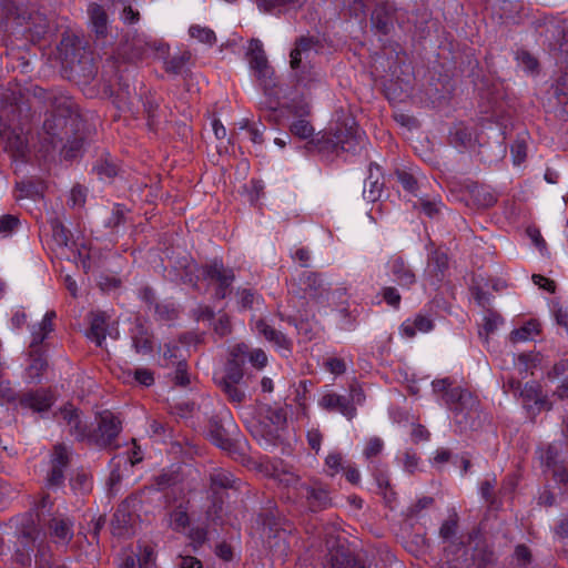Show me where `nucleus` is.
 Wrapping results in <instances>:
<instances>
[{
	"label": "nucleus",
	"mask_w": 568,
	"mask_h": 568,
	"mask_svg": "<svg viewBox=\"0 0 568 568\" xmlns=\"http://www.w3.org/2000/svg\"><path fill=\"white\" fill-rule=\"evenodd\" d=\"M10 526L14 528V560L21 566H30L32 554L38 568H51L49 564V547L45 545V534L40 527L38 514L24 513L10 519Z\"/></svg>",
	"instance_id": "obj_1"
},
{
	"label": "nucleus",
	"mask_w": 568,
	"mask_h": 568,
	"mask_svg": "<svg viewBox=\"0 0 568 568\" xmlns=\"http://www.w3.org/2000/svg\"><path fill=\"white\" fill-rule=\"evenodd\" d=\"M49 101L52 113L44 120L42 134V140L47 143V152L50 148L55 149L62 143L79 120L75 103L70 97L52 95Z\"/></svg>",
	"instance_id": "obj_2"
},
{
	"label": "nucleus",
	"mask_w": 568,
	"mask_h": 568,
	"mask_svg": "<svg viewBox=\"0 0 568 568\" xmlns=\"http://www.w3.org/2000/svg\"><path fill=\"white\" fill-rule=\"evenodd\" d=\"M449 378L435 379L432 383L433 392L442 396L443 400L454 410L459 424L467 425L478 412L477 399L460 387H452Z\"/></svg>",
	"instance_id": "obj_3"
},
{
	"label": "nucleus",
	"mask_w": 568,
	"mask_h": 568,
	"mask_svg": "<svg viewBox=\"0 0 568 568\" xmlns=\"http://www.w3.org/2000/svg\"><path fill=\"white\" fill-rule=\"evenodd\" d=\"M291 291L301 298L311 300L318 305H331V300L346 294L345 288L329 291L320 274L304 271L296 283L292 284Z\"/></svg>",
	"instance_id": "obj_4"
},
{
	"label": "nucleus",
	"mask_w": 568,
	"mask_h": 568,
	"mask_svg": "<svg viewBox=\"0 0 568 568\" xmlns=\"http://www.w3.org/2000/svg\"><path fill=\"white\" fill-rule=\"evenodd\" d=\"M385 448L384 440L378 436H372L365 439L362 455L367 463V468L374 476L379 488L389 485L387 467L379 460V456Z\"/></svg>",
	"instance_id": "obj_5"
},
{
	"label": "nucleus",
	"mask_w": 568,
	"mask_h": 568,
	"mask_svg": "<svg viewBox=\"0 0 568 568\" xmlns=\"http://www.w3.org/2000/svg\"><path fill=\"white\" fill-rule=\"evenodd\" d=\"M210 489L214 495H242L248 497L251 495L250 486L233 473L226 469H214L210 474Z\"/></svg>",
	"instance_id": "obj_6"
},
{
	"label": "nucleus",
	"mask_w": 568,
	"mask_h": 568,
	"mask_svg": "<svg viewBox=\"0 0 568 568\" xmlns=\"http://www.w3.org/2000/svg\"><path fill=\"white\" fill-rule=\"evenodd\" d=\"M70 453L64 445L54 446L50 459V469L44 478L47 496L58 494L64 483V469L69 466Z\"/></svg>",
	"instance_id": "obj_7"
},
{
	"label": "nucleus",
	"mask_w": 568,
	"mask_h": 568,
	"mask_svg": "<svg viewBox=\"0 0 568 568\" xmlns=\"http://www.w3.org/2000/svg\"><path fill=\"white\" fill-rule=\"evenodd\" d=\"M13 118H10L7 108L0 113V135L4 143V150L11 154L14 160H23L28 153V142L26 136L11 128Z\"/></svg>",
	"instance_id": "obj_8"
},
{
	"label": "nucleus",
	"mask_w": 568,
	"mask_h": 568,
	"mask_svg": "<svg viewBox=\"0 0 568 568\" xmlns=\"http://www.w3.org/2000/svg\"><path fill=\"white\" fill-rule=\"evenodd\" d=\"M121 432V422L111 412L105 410L100 414L97 429L90 433V443L99 447L112 445Z\"/></svg>",
	"instance_id": "obj_9"
},
{
	"label": "nucleus",
	"mask_w": 568,
	"mask_h": 568,
	"mask_svg": "<svg viewBox=\"0 0 568 568\" xmlns=\"http://www.w3.org/2000/svg\"><path fill=\"white\" fill-rule=\"evenodd\" d=\"M386 275L402 290H410L417 282V276L405 258L398 254L388 257L385 264Z\"/></svg>",
	"instance_id": "obj_10"
},
{
	"label": "nucleus",
	"mask_w": 568,
	"mask_h": 568,
	"mask_svg": "<svg viewBox=\"0 0 568 568\" xmlns=\"http://www.w3.org/2000/svg\"><path fill=\"white\" fill-rule=\"evenodd\" d=\"M257 523L262 525L261 536L270 548H278L281 555H286L285 529L280 527V519L273 514L260 515Z\"/></svg>",
	"instance_id": "obj_11"
},
{
	"label": "nucleus",
	"mask_w": 568,
	"mask_h": 568,
	"mask_svg": "<svg viewBox=\"0 0 568 568\" xmlns=\"http://www.w3.org/2000/svg\"><path fill=\"white\" fill-rule=\"evenodd\" d=\"M365 142V133L353 125L337 129L332 139L335 150L353 154L361 151Z\"/></svg>",
	"instance_id": "obj_12"
},
{
	"label": "nucleus",
	"mask_w": 568,
	"mask_h": 568,
	"mask_svg": "<svg viewBox=\"0 0 568 568\" xmlns=\"http://www.w3.org/2000/svg\"><path fill=\"white\" fill-rule=\"evenodd\" d=\"M248 354V345L244 343L236 344L230 352V358L225 365L223 374L215 377V381L229 383H240L243 378V365Z\"/></svg>",
	"instance_id": "obj_13"
},
{
	"label": "nucleus",
	"mask_w": 568,
	"mask_h": 568,
	"mask_svg": "<svg viewBox=\"0 0 568 568\" xmlns=\"http://www.w3.org/2000/svg\"><path fill=\"white\" fill-rule=\"evenodd\" d=\"M60 417L71 436L77 440H88L90 443V427L78 408L72 405L64 406L60 410Z\"/></svg>",
	"instance_id": "obj_14"
},
{
	"label": "nucleus",
	"mask_w": 568,
	"mask_h": 568,
	"mask_svg": "<svg viewBox=\"0 0 568 568\" xmlns=\"http://www.w3.org/2000/svg\"><path fill=\"white\" fill-rule=\"evenodd\" d=\"M202 275L205 280L215 282L219 284L215 296L217 298H224L227 293V288L232 285L235 275L231 268L224 267L221 262L214 261L210 265H206L202 270Z\"/></svg>",
	"instance_id": "obj_15"
},
{
	"label": "nucleus",
	"mask_w": 568,
	"mask_h": 568,
	"mask_svg": "<svg viewBox=\"0 0 568 568\" xmlns=\"http://www.w3.org/2000/svg\"><path fill=\"white\" fill-rule=\"evenodd\" d=\"M183 481L182 467L172 465L155 475L148 489L150 493H169Z\"/></svg>",
	"instance_id": "obj_16"
},
{
	"label": "nucleus",
	"mask_w": 568,
	"mask_h": 568,
	"mask_svg": "<svg viewBox=\"0 0 568 568\" xmlns=\"http://www.w3.org/2000/svg\"><path fill=\"white\" fill-rule=\"evenodd\" d=\"M158 50L155 42L150 41L143 33L128 36L123 43V52L130 60L144 59Z\"/></svg>",
	"instance_id": "obj_17"
},
{
	"label": "nucleus",
	"mask_w": 568,
	"mask_h": 568,
	"mask_svg": "<svg viewBox=\"0 0 568 568\" xmlns=\"http://www.w3.org/2000/svg\"><path fill=\"white\" fill-rule=\"evenodd\" d=\"M237 430L233 418L231 416L224 417L223 423L219 424L213 422L210 428V439L219 448L223 450H231L233 447L232 436Z\"/></svg>",
	"instance_id": "obj_18"
},
{
	"label": "nucleus",
	"mask_w": 568,
	"mask_h": 568,
	"mask_svg": "<svg viewBox=\"0 0 568 568\" xmlns=\"http://www.w3.org/2000/svg\"><path fill=\"white\" fill-rule=\"evenodd\" d=\"M320 406L329 412H337L349 420L356 416V407L351 403L349 397L336 393L323 395Z\"/></svg>",
	"instance_id": "obj_19"
},
{
	"label": "nucleus",
	"mask_w": 568,
	"mask_h": 568,
	"mask_svg": "<svg viewBox=\"0 0 568 568\" xmlns=\"http://www.w3.org/2000/svg\"><path fill=\"white\" fill-rule=\"evenodd\" d=\"M318 41L313 37H301L297 39L295 48L291 51V68L297 70L301 68L303 59L310 60L317 52Z\"/></svg>",
	"instance_id": "obj_20"
},
{
	"label": "nucleus",
	"mask_w": 568,
	"mask_h": 568,
	"mask_svg": "<svg viewBox=\"0 0 568 568\" xmlns=\"http://www.w3.org/2000/svg\"><path fill=\"white\" fill-rule=\"evenodd\" d=\"M383 175L381 168L372 163L368 168V176L364 181L363 196L369 202L377 201L383 191Z\"/></svg>",
	"instance_id": "obj_21"
},
{
	"label": "nucleus",
	"mask_w": 568,
	"mask_h": 568,
	"mask_svg": "<svg viewBox=\"0 0 568 568\" xmlns=\"http://www.w3.org/2000/svg\"><path fill=\"white\" fill-rule=\"evenodd\" d=\"M109 316L104 312H95L90 314V329L87 334L88 338L101 347L105 339L108 331Z\"/></svg>",
	"instance_id": "obj_22"
},
{
	"label": "nucleus",
	"mask_w": 568,
	"mask_h": 568,
	"mask_svg": "<svg viewBox=\"0 0 568 568\" xmlns=\"http://www.w3.org/2000/svg\"><path fill=\"white\" fill-rule=\"evenodd\" d=\"M21 406L41 413L48 410L53 404V397L49 390L40 389L30 392L20 399Z\"/></svg>",
	"instance_id": "obj_23"
},
{
	"label": "nucleus",
	"mask_w": 568,
	"mask_h": 568,
	"mask_svg": "<svg viewBox=\"0 0 568 568\" xmlns=\"http://www.w3.org/2000/svg\"><path fill=\"white\" fill-rule=\"evenodd\" d=\"M49 530L54 542L67 545L73 537V523L69 518L54 517L49 524Z\"/></svg>",
	"instance_id": "obj_24"
},
{
	"label": "nucleus",
	"mask_w": 568,
	"mask_h": 568,
	"mask_svg": "<svg viewBox=\"0 0 568 568\" xmlns=\"http://www.w3.org/2000/svg\"><path fill=\"white\" fill-rule=\"evenodd\" d=\"M255 329L260 335H262L268 342L273 343L280 349L290 351V339L282 332L271 327L265 321H256Z\"/></svg>",
	"instance_id": "obj_25"
},
{
	"label": "nucleus",
	"mask_w": 568,
	"mask_h": 568,
	"mask_svg": "<svg viewBox=\"0 0 568 568\" xmlns=\"http://www.w3.org/2000/svg\"><path fill=\"white\" fill-rule=\"evenodd\" d=\"M132 346L139 354H149L153 349L152 337L142 323H135L131 329Z\"/></svg>",
	"instance_id": "obj_26"
},
{
	"label": "nucleus",
	"mask_w": 568,
	"mask_h": 568,
	"mask_svg": "<svg viewBox=\"0 0 568 568\" xmlns=\"http://www.w3.org/2000/svg\"><path fill=\"white\" fill-rule=\"evenodd\" d=\"M250 65L258 77H266L268 73L267 59L260 40L253 39L250 42Z\"/></svg>",
	"instance_id": "obj_27"
},
{
	"label": "nucleus",
	"mask_w": 568,
	"mask_h": 568,
	"mask_svg": "<svg viewBox=\"0 0 568 568\" xmlns=\"http://www.w3.org/2000/svg\"><path fill=\"white\" fill-rule=\"evenodd\" d=\"M111 470L106 480V486L110 494H118L121 491L122 478L128 473L126 460L118 459L114 457L111 460Z\"/></svg>",
	"instance_id": "obj_28"
},
{
	"label": "nucleus",
	"mask_w": 568,
	"mask_h": 568,
	"mask_svg": "<svg viewBox=\"0 0 568 568\" xmlns=\"http://www.w3.org/2000/svg\"><path fill=\"white\" fill-rule=\"evenodd\" d=\"M55 316L57 314L54 311H49L44 314L41 323L32 326V341L30 344L31 347L39 346L45 339L48 334L53 331V320L55 318Z\"/></svg>",
	"instance_id": "obj_29"
},
{
	"label": "nucleus",
	"mask_w": 568,
	"mask_h": 568,
	"mask_svg": "<svg viewBox=\"0 0 568 568\" xmlns=\"http://www.w3.org/2000/svg\"><path fill=\"white\" fill-rule=\"evenodd\" d=\"M88 12L92 29L97 37L104 38L108 33V16L104 9L97 3H92L90 4Z\"/></svg>",
	"instance_id": "obj_30"
},
{
	"label": "nucleus",
	"mask_w": 568,
	"mask_h": 568,
	"mask_svg": "<svg viewBox=\"0 0 568 568\" xmlns=\"http://www.w3.org/2000/svg\"><path fill=\"white\" fill-rule=\"evenodd\" d=\"M93 171L98 174L100 180L111 181L116 176L119 168L113 158L106 153L95 161Z\"/></svg>",
	"instance_id": "obj_31"
},
{
	"label": "nucleus",
	"mask_w": 568,
	"mask_h": 568,
	"mask_svg": "<svg viewBox=\"0 0 568 568\" xmlns=\"http://www.w3.org/2000/svg\"><path fill=\"white\" fill-rule=\"evenodd\" d=\"M70 487L73 495H88L93 487L92 478L84 470H78L70 478Z\"/></svg>",
	"instance_id": "obj_32"
},
{
	"label": "nucleus",
	"mask_w": 568,
	"mask_h": 568,
	"mask_svg": "<svg viewBox=\"0 0 568 568\" xmlns=\"http://www.w3.org/2000/svg\"><path fill=\"white\" fill-rule=\"evenodd\" d=\"M133 520V514L128 499H123L113 516L112 525L118 529H125L131 525Z\"/></svg>",
	"instance_id": "obj_33"
},
{
	"label": "nucleus",
	"mask_w": 568,
	"mask_h": 568,
	"mask_svg": "<svg viewBox=\"0 0 568 568\" xmlns=\"http://www.w3.org/2000/svg\"><path fill=\"white\" fill-rule=\"evenodd\" d=\"M448 266V257L444 252L435 251L428 258V272L440 281Z\"/></svg>",
	"instance_id": "obj_34"
},
{
	"label": "nucleus",
	"mask_w": 568,
	"mask_h": 568,
	"mask_svg": "<svg viewBox=\"0 0 568 568\" xmlns=\"http://www.w3.org/2000/svg\"><path fill=\"white\" fill-rule=\"evenodd\" d=\"M539 333V324L535 321L527 322L524 326L514 329L510 333V341L513 343L526 342L534 339Z\"/></svg>",
	"instance_id": "obj_35"
},
{
	"label": "nucleus",
	"mask_w": 568,
	"mask_h": 568,
	"mask_svg": "<svg viewBox=\"0 0 568 568\" xmlns=\"http://www.w3.org/2000/svg\"><path fill=\"white\" fill-rule=\"evenodd\" d=\"M396 460L402 465L404 471L410 475L419 470L420 458L412 449H406L403 452L396 457Z\"/></svg>",
	"instance_id": "obj_36"
},
{
	"label": "nucleus",
	"mask_w": 568,
	"mask_h": 568,
	"mask_svg": "<svg viewBox=\"0 0 568 568\" xmlns=\"http://www.w3.org/2000/svg\"><path fill=\"white\" fill-rule=\"evenodd\" d=\"M47 367H48V362L43 355H41V354L31 355V362L27 368L28 377L31 381L39 379Z\"/></svg>",
	"instance_id": "obj_37"
},
{
	"label": "nucleus",
	"mask_w": 568,
	"mask_h": 568,
	"mask_svg": "<svg viewBox=\"0 0 568 568\" xmlns=\"http://www.w3.org/2000/svg\"><path fill=\"white\" fill-rule=\"evenodd\" d=\"M189 33L193 39H196L199 42L209 45H212L216 41V37L213 30L206 27H201L199 24L191 26Z\"/></svg>",
	"instance_id": "obj_38"
},
{
	"label": "nucleus",
	"mask_w": 568,
	"mask_h": 568,
	"mask_svg": "<svg viewBox=\"0 0 568 568\" xmlns=\"http://www.w3.org/2000/svg\"><path fill=\"white\" fill-rule=\"evenodd\" d=\"M470 194L476 204L481 207H489L496 202L495 195L484 186H474Z\"/></svg>",
	"instance_id": "obj_39"
},
{
	"label": "nucleus",
	"mask_w": 568,
	"mask_h": 568,
	"mask_svg": "<svg viewBox=\"0 0 568 568\" xmlns=\"http://www.w3.org/2000/svg\"><path fill=\"white\" fill-rule=\"evenodd\" d=\"M217 385L227 395L229 399L233 403L241 404L245 398L244 390L239 386L240 383H229L216 381Z\"/></svg>",
	"instance_id": "obj_40"
},
{
	"label": "nucleus",
	"mask_w": 568,
	"mask_h": 568,
	"mask_svg": "<svg viewBox=\"0 0 568 568\" xmlns=\"http://www.w3.org/2000/svg\"><path fill=\"white\" fill-rule=\"evenodd\" d=\"M189 60H190L189 52H181L179 54H175V55L171 57L165 62L166 71L172 72L174 74H179V73L183 72Z\"/></svg>",
	"instance_id": "obj_41"
},
{
	"label": "nucleus",
	"mask_w": 568,
	"mask_h": 568,
	"mask_svg": "<svg viewBox=\"0 0 568 568\" xmlns=\"http://www.w3.org/2000/svg\"><path fill=\"white\" fill-rule=\"evenodd\" d=\"M291 132L300 139H310L313 136L314 128L305 119L295 120L290 128Z\"/></svg>",
	"instance_id": "obj_42"
},
{
	"label": "nucleus",
	"mask_w": 568,
	"mask_h": 568,
	"mask_svg": "<svg viewBox=\"0 0 568 568\" xmlns=\"http://www.w3.org/2000/svg\"><path fill=\"white\" fill-rule=\"evenodd\" d=\"M381 295L387 305H389L390 307H393L395 310L399 308L402 296L399 294V291L396 287L384 286L381 290Z\"/></svg>",
	"instance_id": "obj_43"
},
{
	"label": "nucleus",
	"mask_w": 568,
	"mask_h": 568,
	"mask_svg": "<svg viewBox=\"0 0 568 568\" xmlns=\"http://www.w3.org/2000/svg\"><path fill=\"white\" fill-rule=\"evenodd\" d=\"M558 453L557 449L554 446H548L546 449H544L540 454V462L545 466V473L551 471L556 466H559L557 462Z\"/></svg>",
	"instance_id": "obj_44"
},
{
	"label": "nucleus",
	"mask_w": 568,
	"mask_h": 568,
	"mask_svg": "<svg viewBox=\"0 0 568 568\" xmlns=\"http://www.w3.org/2000/svg\"><path fill=\"white\" fill-rule=\"evenodd\" d=\"M189 525V516L185 509L179 507L170 515V526L174 530H181Z\"/></svg>",
	"instance_id": "obj_45"
},
{
	"label": "nucleus",
	"mask_w": 568,
	"mask_h": 568,
	"mask_svg": "<svg viewBox=\"0 0 568 568\" xmlns=\"http://www.w3.org/2000/svg\"><path fill=\"white\" fill-rule=\"evenodd\" d=\"M296 77L297 81L304 87H310L313 82H321L323 79L322 73L314 67H311L307 71L303 69Z\"/></svg>",
	"instance_id": "obj_46"
},
{
	"label": "nucleus",
	"mask_w": 568,
	"mask_h": 568,
	"mask_svg": "<svg viewBox=\"0 0 568 568\" xmlns=\"http://www.w3.org/2000/svg\"><path fill=\"white\" fill-rule=\"evenodd\" d=\"M450 140L455 145H467L471 141V133L462 125L455 126L450 131Z\"/></svg>",
	"instance_id": "obj_47"
},
{
	"label": "nucleus",
	"mask_w": 568,
	"mask_h": 568,
	"mask_svg": "<svg viewBox=\"0 0 568 568\" xmlns=\"http://www.w3.org/2000/svg\"><path fill=\"white\" fill-rule=\"evenodd\" d=\"M19 226V219L16 215L7 214L0 217V234L9 236Z\"/></svg>",
	"instance_id": "obj_48"
},
{
	"label": "nucleus",
	"mask_w": 568,
	"mask_h": 568,
	"mask_svg": "<svg viewBox=\"0 0 568 568\" xmlns=\"http://www.w3.org/2000/svg\"><path fill=\"white\" fill-rule=\"evenodd\" d=\"M274 479L285 487L293 486L298 483L300 477L288 469H276L274 473Z\"/></svg>",
	"instance_id": "obj_49"
},
{
	"label": "nucleus",
	"mask_w": 568,
	"mask_h": 568,
	"mask_svg": "<svg viewBox=\"0 0 568 568\" xmlns=\"http://www.w3.org/2000/svg\"><path fill=\"white\" fill-rule=\"evenodd\" d=\"M237 303L242 308H252L254 303L258 301L260 296L252 290L243 288L237 291Z\"/></svg>",
	"instance_id": "obj_50"
},
{
	"label": "nucleus",
	"mask_w": 568,
	"mask_h": 568,
	"mask_svg": "<svg viewBox=\"0 0 568 568\" xmlns=\"http://www.w3.org/2000/svg\"><path fill=\"white\" fill-rule=\"evenodd\" d=\"M516 60L525 71L532 72L537 69V60L527 51H518L516 53Z\"/></svg>",
	"instance_id": "obj_51"
},
{
	"label": "nucleus",
	"mask_w": 568,
	"mask_h": 568,
	"mask_svg": "<svg viewBox=\"0 0 568 568\" xmlns=\"http://www.w3.org/2000/svg\"><path fill=\"white\" fill-rule=\"evenodd\" d=\"M51 230H52V235H53L54 240L57 241V243L59 245L67 246L68 242H69V237H68V231L65 230L63 224L58 220H52L51 221Z\"/></svg>",
	"instance_id": "obj_52"
},
{
	"label": "nucleus",
	"mask_w": 568,
	"mask_h": 568,
	"mask_svg": "<svg viewBox=\"0 0 568 568\" xmlns=\"http://www.w3.org/2000/svg\"><path fill=\"white\" fill-rule=\"evenodd\" d=\"M513 161L516 165L521 164L527 156V145L524 140H517L514 142L510 149Z\"/></svg>",
	"instance_id": "obj_53"
},
{
	"label": "nucleus",
	"mask_w": 568,
	"mask_h": 568,
	"mask_svg": "<svg viewBox=\"0 0 568 568\" xmlns=\"http://www.w3.org/2000/svg\"><path fill=\"white\" fill-rule=\"evenodd\" d=\"M246 361H248L254 367L261 369L267 364V356L261 348H248Z\"/></svg>",
	"instance_id": "obj_54"
},
{
	"label": "nucleus",
	"mask_w": 568,
	"mask_h": 568,
	"mask_svg": "<svg viewBox=\"0 0 568 568\" xmlns=\"http://www.w3.org/2000/svg\"><path fill=\"white\" fill-rule=\"evenodd\" d=\"M163 358L169 361L170 363L174 364L180 361V357L182 356V352L180 346L175 342H170L164 345V348L162 349Z\"/></svg>",
	"instance_id": "obj_55"
},
{
	"label": "nucleus",
	"mask_w": 568,
	"mask_h": 568,
	"mask_svg": "<svg viewBox=\"0 0 568 568\" xmlns=\"http://www.w3.org/2000/svg\"><path fill=\"white\" fill-rule=\"evenodd\" d=\"M420 207L422 211L428 215L429 217L435 216L437 213H439L440 209L444 207V204L440 200H425L420 199Z\"/></svg>",
	"instance_id": "obj_56"
},
{
	"label": "nucleus",
	"mask_w": 568,
	"mask_h": 568,
	"mask_svg": "<svg viewBox=\"0 0 568 568\" xmlns=\"http://www.w3.org/2000/svg\"><path fill=\"white\" fill-rule=\"evenodd\" d=\"M18 189L26 195L33 199L42 197L43 186L34 185L31 182H21L17 184Z\"/></svg>",
	"instance_id": "obj_57"
},
{
	"label": "nucleus",
	"mask_w": 568,
	"mask_h": 568,
	"mask_svg": "<svg viewBox=\"0 0 568 568\" xmlns=\"http://www.w3.org/2000/svg\"><path fill=\"white\" fill-rule=\"evenodd\" d=\"M325 465L332 470V475L344 469L343 456L339 453H331L325 459Z\"/></svg>",
	"instance_id": "obj_58"
},
{
	"label": "nucleus",
	"mask_w": 568,
	"mask_h": 568,
	"mask_svg": "<svg viewBox=\"0 0 568 568\" xmlns=\"http://www.w3.org/2000/svg\"><path fill=\"white\" fill-rule=\"evenodd\" d=\"M504 320L501 316L495 313H490L485 317L484 331L486 335L494 333L501 324Z\"/></svg>",
	"instance_id": "obj_59"
},
{
	"label": "nucleus",
	"mask_w": 568,
	"mask_h": 568,
	"mask_svg": "<svg viewBox=\"0 0 568 568\" xmlns=\"http://www.w3.org/2000/svg\"><path fill=\"white\" fill-rule=\"evenodd\" d=\"M417 332L420 333H428L433 329L434 324L433 321L425 315L418 314L413 321Z\"/></svg>",
	"instance_id": "obj_60"
},
{
	"label": "nucleus",
	"mask_w": 568,
	"mask_h": 568,
	"mask_svg": "<svg viewBox=\"0 0 568 568\" xmlns=\"http://www.w3.org/2000/svg\"><path fill=\"white\" fill-rule=\"evenodd\" d=\"M70 203L72 206H82L85 202V191L82 186L75 185L70 192Z\"/></svg>",
	"instance_id": "obj_61"
},
{
	"label": "nucleus",
	"mask_w": 568,
	"mask_h": 568,
	"mask_svg": "<svg viewBox=\"0 0 568 568\" xmlns=\"http://www.w3.org/2000/svg\"><path fill=\"white\" fill-rule=\"evenodd\" d=\"M155 560V552L151 547H144L139 556L138 561L142 568H150Z\"/></svg>",
	"instance_id": "obj_62"
},
{
	"label": "nucleus",
	"mask_w": 568,
	"mask_h": 568,
	"mask_svg": "<svg viewBox=\"0 0 568 568\" xmlns=\"http://www.w3.org/2000/svg\"><path fill=\"white\" fill-rule=\"evenodd\" d=\"M326 368L335 375H341L346 371V364L342 358L332 357L325 363Z\"/></svg>",
	"instance_id": "obj_63"
},
{
	"label": "nucleus",
	"mask_w": 568,
	"mask_h": 568,
	"mask_svg": "<svg viewBox=\"0 0 568 568\" xmlns=\"http://www.w3.org/2000/svg\"><path fill=\"white\" fill-rule=\"evenodd\" d=\"M397 180L405 190H407L409 192L415 191L416 180L410 173H407L405 171H398Z\"/></svg>",
	"instance_id": "obj_64"
}]
</instances>
